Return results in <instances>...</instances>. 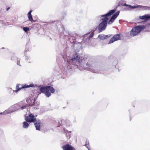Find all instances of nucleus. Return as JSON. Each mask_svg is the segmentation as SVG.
<instances>
[{"label": "nucleus", "instance_id": "19", "mask_svg": "<svg viewBox=\"0 0 150 150\" xmlns=\"http://www.w3.org/2000/svg\"><path fill=\"white\" fill-rule=\"evenodd\" d=\"M20 106L18 104L15 105H14V109H15L16 110L18 111L19 110H20Z\"/></svg>", "mask_w": 150, "mask_h": 150}, {"label": "nucleus", "instance_id": "36", "mask_svg": "<svg viewBox=\"0 0 150 150\" xmlns=\"http://www.w3.org/2000/svg\"><path fill=\"white\" fill-rule=\"evenodd\" d=\"M33 108L35 109H38V108L37 107H34Z\"/></svg>", "mask_w": 150, "mask_h": 150}, {"label": "nucleus", "instance_id": "39", "mask_svg": "<svg viewBox=\"0 0 150 150\" xmlns=\"http://www.w3.org/2000/svg\"><path fill=\"white\" fill-rule=\"evenodd\" d=\"M88 148V150H91L89 149V148Z\"/></svg>", "mask_w": 150, "mask_h": 150}, {"label": "nucleus", "instance_id": "40", "mask_svg": "<svg viewBox=\"0 0 150 150\" xmlns=\"http://www.w3.org/2000/svg\"><path fill=\"white\" fill-rule=\"evenodd\" d=\"M94 72H95V73H98V71H97V72H95V71Z\"/></svg>", "mask_w": 150, "mask_h": 150}, {"label": "nucleus", "instance_id": "17", "mask_svg": "<svg viewBox=\"0 0 150 150\" xmlns=\"http://www.w3.org/2000/svg\"><path fill=\"white\" fill-rule=\"evenodd\" d=\"M10 113V110L9 109L5 110L3 112H0V115H6Z\"/></svg>", "mask_w": 150, "mask_h": 150}, {"label": "nucleus", "instance_id": "22", "mask_svg": "<svg viewBox=\"0 0 150 150\" xmlns=\"http://www.w3.org/2000/svg\"><path fill=\"white\" fill-rule=\"evenodd\" d=\"M25 60L28 63H30L32 61V59L29 57L28 56H25Z\"/></svg>", "mask_w": 150, "mask_h": 150}, {"label": "nucleus", "instance_id": "23", "mask_svg": "<svg viewBox=\"0 0 150 150\" xmlns=\"http://www.w3.org/2000/svg\"><path fill=\"white\" fill-rule=\"evenodd\" d=\"M17 57L15 56L14 54H13L11 57V59L13 61H15L17 59Z\"/></svg>", "mask_w": 150, "mask_h": 150}, {"label": "nucleus", "instance_id": "29", "mask_svg": "<svg viewBox=\"0 0 150 150\" xmlns=\"http://www.w3.org/2000/svg\"><path fill=\"white\" fill-rule=\"evenodd\" d=\"M144 26L145 28L144 29L146 28L149 27V26H150V23H148L147 24H146L145 25H144Z\"/></svg>", "mask_w": 150, "mask_h": 150}, {"label": "nucleus", "instance_id": "34", "mask_svg": "<svg viewBox=\"0 0 150 150\" xmlns=\"http://www.w3.org/2000/svg\"><path fill=\"white\" fill-rule=\"evenodd\" d=\"M98 28V27H96L94 29L93 31H94V32Z\"/></svg>", "mask_w": 150, "mask_h": 150}, {"label": "nucleus", "instance_id": "12", "mask_svg": "<svg viewBox=\"0 0 150 150\" xmlns=\"http://www.w3.org/2000/svg\"><path fill=\"white\" fill-rule=\"evenodd\" d=\"M111 36L110 35H105L104 34H100L98 36V38L101 40L106 39Z\"/></svg>", "mask_w": 150, "mask_h": 150}, {"label": "nucleus", "instance_id": "18", "mask_svg": "<svg viewBox=\"0 0 150 150\" xmlns=\"http://www.w3.org/2000/svg\"><path fill=\"white\" fill-rule=\"evenodd\" d=\"M101 17H103V18H102L101 19V21L104 20V19H105V18H107V21H108L109 20V18L107 17V15H106V13L104 14V15H102L100 16Z\"/></svg>", "mask_w": 150, "mask_h": 150}, {"label": "nucleus", "instance_id": "31", "mask_svg": "<svg viewBox=\"0 0 150 150\" xmlns=\"http://www.w3.org/2000/svg\"><path fill=\"white\" fill-rule=\"evenodd\" d=\"M65 35H67V34L69 35V36L71 35V34H70V33H69L68 32H67V31H65Z\"/></svg>", "mask_w": 150, "mask_h": 150}, {"label": "nucleus", "instance_id": "16", "mask_svg": "<svg viewBox=\"0 0 150 150\" xmlns=\"http://www.w3.org/2000/svg\"><path fill=\"white\" fill-rule=\"evenodd\" d=\"M32 12V10H30L28 12L27 14V16L28 18V19L30 21L32 22L33 21V19L32 17V16L31 15V13Z\"/></svg>", "mask_w": 150, "mask_h": 150}, {"label": "nucleus", "instance_id": "11", "mask_svg": "<svg viewBox=\"0 0 150 150\" xmlns=\"http://www.w3.org/2000/svg\"><path fill=\"white\" fill-rule=\"evenodd\" d=\"M139 18L141 20L146 21L149 20L150 19V14H146L143 16H139Z\"/></svg>", "mask_w": 150, "mask_h": 150}, {"label": "nucleus", "instance_id": "9", "mask_svg": "<svg viewBox=\"0 0 150 150\" xmlns=\"http://www.w3.org/2000/svg\"><path fill=\"white\" fill-rule=\"evenodd\" d=\"M36 129L37 130H40V120L38 119H37L34 122Z\"/></svg>", "mask_w": 150, "mask_h": 150}, {"label": "nucleus", "instance_id": "3", "mask_svg": "<svg viewBox=\"0 0 150 150\" xmlns=\"http://www.w3.org/2000/svg\"><path fill=\"white\" fill-rule=\"evenodd\" d=\"M144 25H139L133 27L131 30L130 35L133 37L139 34L141 31L144 29Z\"/></svg>", "mask_w": 150, "mask_h": 150}, {"label": "nucleus", "instance_id": "33", "mask_svg": "<svg viewBox=\"0 0 150 150\" xmlns=\"http://www.w3.org/2000/svg\"><path fill=\"white\" fill-rule=\"evenodd\" d=\"M16 111V110H15V109H14V110H12V111H10V113H11L13 112H14L15 111Z\"/></svg>", "mask_w": 150, "mask_h": 150}, {"label": "nucleus", "instance_id": "8", "mask_svg": "<svg viewBox=\"0 0 150 150\" xmlns=\"http://www.w3.org/2000/svg\"><path fill=\"white\" fill-rule=\"evenodd\" d=\"M120 39V34L115 35L110 40L108 44L113 42L115 41L119 40Z\"/></svg>", "mask_w": 150, "mask_h": 150}, {"label": "nucleus", "instance_id": "7", "mask_svg": "<svg viewBox=\"0 0 150 150\" xmlns=\"http://www.w3.org/2000/svg\"><path fill=\"white\" fill-rule=\"evenodd\" d=\"M120 12V11H118L112 15L108 22V24H111L114 22L115 19L119 15Z\"/></svg>", "mask_w": 150, "mask_h": 150}, {"label": "nucleus", "instance_id": "37", "mask_svg": "<svg viewBox=\"0 0 150 150\" xmlns=\"http://www.w3.org/2000/svg\"><path fill=\"white\" fill-rule=\"evenodd\" d=\"M10 8V7H8L6 9V10L7 11H8L9 9Z\"/></svg>", "mask_w": 150, "mask_h": 150}, {"label": "nucleus", "instance_id": "26", "mask_svg": "<svg viewBox=\"0 0 150 150\" xmlns=\"http://www.w3.org/2000/svg\"><path fill=\"white\" fill-rule=\"evenodd\" d=\"M20 60H21V59L19 58H18L17 57V58L16 60H17L16 63L18 65L20 66H21V65L20 64Z\"/></svg>", "mask_w": 150, "mask_h": 150}, {"label": "nucleus", "instance_id": "5", "mask_svg": "<svg viewBox=\"0 0 150 150\" xmlns=\"http://www.w3.org/2000/svg\"><path fill=\"white\" fill-rule=\"evenodd\" d=\"M34 86V84L33 83H31L29 85L26 84L20 85L18 84L16 85V90H13V91L15 92H17L21 90V89L27 88L30 87H33Z\"/></svg>", "mask_w": 150, "mask_h": 150}, {"label": "nucleus", "instance_id": "32", "mask_svg": "<svg viewBox=\"0 0 150 150\" xmlns=\"http://www.w3.org/2000/svg\"><path fill=\"white\" fill-rule=\"evenodd\" d=\"M64 132L65 133H66V132H69L70 133L71 132V131H69L68 130H65L64 129Z\"/></svg>", "mask_w": 150, "mask_h": 150}, {"label": "nucleus", "instance_id": "41", "mask_svg": "<svg viewBox=\"0 0 150 150\" xmlns=\"http://www.w3.org/2000/svg\"><path fill=\"white\" fill-rule=\"evenodd\" d=\"M64 13L65 14V15H66V13Z\"/></svg>", "mask_w": 150, "mask_h": 150}, {"label": "nucleus", "instance_id": "6", "mask_svg": "<svg viewBox=\"0 0 150 150\" xmlns=\"http://www.w3.org/2000/svg\"><path fill=\"white\" fill-rule=\"evenodd\" d=\"M37 119L35 118L34 115L32 114L29 115L28 116L25 117L26 121L28 122H34Z\"/></svg>", "mask_w": 150, "mask_h": 150}, {"label": "nucleus", "instance_id": "15", "mask_svg": "<svg viewBox=\"0 0 150 150\" xmlns=\"http://www.w3.org/2000/svg\"><path fill=\"white\" fill-rule=\"evenodd\" d=\"M127 7V8L128 9V10H131L132 9H134L137 8H138L139 7H142V6L137 5L136 6H132L131 5H129Z\"/></svg>", "mask_w": 150, "mask_h": 150}, {"label": "nucleus", "instance_id": "20", "mask_svg": "<svg viewBox=\"0 0 150 150\" xmlns=\"http://www.w3.org/2000/svg\"><path fill=\"white\" fill-rule=\"evenodd\" d=\"M118 63V61L117 60L115 59L112 62V64L115 66V67L116 68H118V66L117 65Z\"/></svg>", "mask_w": 150, "mask_h": 150}, {"label": "nucleus", "instance_id": "28", "mask_svg": "<svg viewBox=\"0 0 150 150\" xmlns=\"http://www.w3.org/2000/svg\"><path fill=\"white\" fill-rule=\"evenodd\" d=\"M70 36V39H71V38L73 40V42H74L75 40V38L73 36H72L71 35Z\"/></svg>", "mask_w": 150, "mask_h": 150}, {"label": "nucleus", "instance_id": "10", "mask_svg": "<svg viewBox=\"0 0 150 150\" xmlns=\"http://www.w3.org/2000/svg\"><path fill=\"white\" fill-rule=\"evenodd\" d=\"M64 150H75V148L69 144H67L62 146Z\"/></svg>", "mask_w": 150, "mask_h": 150}, {"label": "nucleus", "instance_id": "25", "mask_svg": "<svg viewBox=\"0 0 150 150\" xmlns=\"http://www.w3.org/2000/svg\"><path fill=\"white\" fill-rule=\"evenodd\" d=\"M23 30L26 33L29 30L30 28L29 27H23Z\"/></svg>", "mask_w": 150, "mask_h": 150}, {"label": "nucleus", "instance_id": "13", "mask_svg": "<svg viewBox=\"0 0 150 150\" xmlns=\"http://www.w3.org/2000/svg\"><path fill=\"white\" fill-rule=\"evenodd\" d=\"M117 7V6H116L114 9L109 11L106 13V15H107V17H108L110 16L113 14L116 11Z\"/></svg>", "mask_w": 150, "mask_h": 150}, {"label": "nucleus", "instance_id": "30", "mask_svg": "<svg viewBox=\"0 0 150 150\" xmlns=\"http://www.w3.org/2000/svg\"><path fill=\"white\" fill-rule=\"evenodd\" d=\"M94 31H93L90 35L89 38H92L94 35Z\"/></svg>", "mask_w": 150, "mask_h": 150}, {"label": "nucleus", "instance_id": "35", "mask_svg": "<svg viewBox=\"0 0 150 150\" xmlns=\"http://www.w3.org/2000/svg\"><path fill=\"white\" fill-rule=\"evenodd\" d=\"M129 5V4H125L123 6H128V5Z\"/></svg>", "mask_w": 150, "mask_h": 150}, {"label": "nucleus", "instance_id": "2", "mask_svg": "<svg viewBox=\"0 0 150 150\" xmlns=\"http://www.w3.org/2000/svg\"><path fill=\"white\" fill-rule=\"evenodd\" d=\"M39 90L41 93H44L47 97L51 95V93H53L55 92L54 88L50 86L41 87Z\"/></svg>", "mask_w": 150, "mask_h": 150}, {"label": "nucleus", "instance_id": "4", "mask_svg": "<svg viewBox=\"0 0 150 150\" xmlns=\"http://www.w3.org/2000/svg\"><path fill=\"white\" fill-rule=\"evenodd\" d=\"M105 19L104 20L101 21L98 26L99 33L105 30L106 28L108 21H107V18Z\"/></svg>", "mask_w": 150, "mask_h": 150}, {"label": "nucleus", "instance_id": "27", "mask_svg": "<svg viewBox=\"0 0 150 150\" xmlns=\"http://www.w3.org/2000/svg\"><path fill=\"white\" fill-rule=\"evenodd\" d=\"M143 7L144 8V9H145V10H150V7H149L148 6H142V7H141L140 8H141V7Z\"/></svg>", "mask_w": 150, "mask_h": 150}, {"label": "nucleus", "instance_id": "43", "mask_svg": "<svg viewBox=\"0 0 150 150\" xmlns=\"http://www.w3.org/2000/svg\"><path fill=\"white\" fill-rule=\"evenodd\" d=\"M130 120H131V118H130Z\"/></svg>", "mask_w": 150, "mask_h": 150}, {"label": "nucleus", "instance_id": "21", "mask_svg": "<svg viewBox=\"0 0 150 150\" xmlns=\"http://www.w3.org/2000/svg\"><path fill=\"white\" fill-rule=\"evenodd\" d=\"M23 127L25 128H27L29 126V124L27 123V122H23Z\"/></svg>", "mask_w": 150, "mask_h": 150}, {"label": "nucleus", "instance_id": "1", "mask_svg": "<svg viewBox=\"0 0 150 150\" xmlns=\"http://www.w3.org/2000/svg\"><path fill=\"white\" fill-rule=\"evenodd\" d=\"M86 61L82 57H79L78 54H74L71 59L68 60L67 62V68L68 69H72V65L74 64H78L81 67L85 68L88 67H90V69L93 68V64L89 61L86 63Z\"/></svg>", "mask_w": 150, "mask_h": 150}, {"label": "nucleus", "instance_id": "24", "mask_svg": "<svg viewBox=\"0 0 150 150\" xmlns=\"http://www.w3.org/2000/svg\"><path fill=\"white\" fill-rule=\"evenodd\" d=\"M64 121V120H61L60 122H59L58 125L57 126V127H59L60 126H61L62 125H63Z\"/></svg>", "mask_w": 150, "mask_h": 150}, {"label": "nucleus", "instance_id": "38", "mask_svg": "<svg viewBox=\"0 0 150 150\" xmlns=\"http://www.w3.org/2000/svg\"><path fill=\"white\" fill-rule=\"evenodd\" d=\"M68 136H69V138L70 137V135L69 134H68V136H67V137H68Z\"/></svg>", "mask_w": 150, "mask_h": 150}, {"label": "nucleus", "instance_id": "42", "mask_svg": "<svg viewBox=\"0 0 150 150\" xmlns=\"http://www.w3.org/2000/svg\"><path fill=\"white\" fill-rule=\"evenodd\" d=\"M86 144H85V146H86Z\"/></svg>", "mask_w": 150, "mask_h": 150}, {"label": "nucleus", "instance_id": "14", "mask_svg": "<svg viewBox=\"0 0 150 150\" xmlns=\"http://www.w3.org/2000/svg\"><path fill=\"white\" fill-rule=\"evenodd\" d=\"M35 99L33 100V103H30L29 104H26L25 105H24L23 106H21V108L22 110H23L25 109H26V107H28L29 106H32L34 105H35Z\"/></svg>", "mask_w": 150, "mask_h": 150}]
</instances>
